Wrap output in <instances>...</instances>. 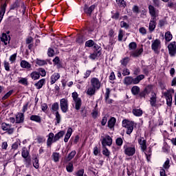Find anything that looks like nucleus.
Segmentation results:
<instances>
[{
    "mask_svg": "<svg viewBox=\"0 0 176 176\" xmlns=\"http://www.w3.org/2000/svg\"><path fill=\"white\" fill-rule=\"evenodd\" d=\"M144 78L145 76L143 74L139 75L135 78L131 76H126L124 78L123 83L126 86H130V85H138V83Z\"/></svg>",
    "mask_w": 176,
    "mask_h": 176,
    "instance_id": "1",
    "label": "nucleus"
},
{
    "mask_svg": "<svg viewBox=\"0 0 176 176\" xmlns=\"http://www.w3.org/2000/svg\"><path fill=\"white\" fill-rule=\"evenodd\" d=\"M122 127L126 129V134L130 135L134 130V123L127 120H122Z\"/></svg>",
    "mask_w": 176,
    "mask_h": 176,
    "instance_id": "2",
    "label": "nucleus"
},
{
    "mask_svg": "<svg viewBox=\"0 0 176 176\" xmlns=\"http://www.w3.org/2000/svg\"><path fill=\"white\" fill-rule=\"evenodd\" d=\"M124 153L126 155V156H134V155H135V146L124 144Z\"/></svg>",
    "mask_w": 176,
    "mask_h": 176,
    "instance_id": "3",
    "label": "nucleus"
},
{
    "mask_svg": "<svg viewBox=\"0 0 176 176\" xmlns=\"http://www.w3.org/2000/svg\"><path fill=\"white\" fill-rule=\"evenodd\" d=\"M72 97L74 101L75 109H76V111H79V109H80V107H82V100L79 98L77 92H73Z\"/></svg>",
    "mask_w": 176,
    "mask_h": 176,
    "instance_id": "4",
    "label": "nucleus"
},
{
    "mask_svg": "<svg viewBox=\"0 0 176 176\" xmlns=\"http://www.w3.org/2000/svg\"><path fill=\"white\" fill-rule=\"evenodd\" d=\"M168 54L170 57H175L176 41H172L168 45Z\"/></svg>",
    "mask_w": 176,
    "mask_h": 176,
    "instance_id": "5",
    "label": "nucleus"
},
{
    "mask_svg": "<svg viewBox=\"0 0 176 176\" xmlns=\"http://www.w3.org/2000/svg\"><path fill=\"white\" fill-rule=\"evenodd\" d=\"M60 107L63 113H67L69 109L68 99L62 98L60 100Z\"/></svg>",
    "mask_w": 176,
    "mask_h": 176,
    "instance_id": "6",
    "label": "nucleus"
},
{
    "mask_svg": "<svg viewBox=\"0 0 176 176\" xmlns=\"http://www.w3.org/2000/svg\"><path fill=\"white\" fill-rule=\"evenodd\" d=\"M162 42L159 39H155V41H152L151 44V49L155 52V53H157L159 50H160L162 47Z\"/></svg>",
    "mask_w": 176,
    "mask_h": 176,
    "instance_id": "7",
    "label": "nucleus"
},
{
    "mask_svg": "<svg viewBox=\"0 0 176 176\" xmlns=\"http://www.w3.org/2000/svg\"><path fill=\"white\" fill-rule=\"evenodd\" d=\"M1 129L3 131H7L8 134H13L14 133V129L12 127V124L6 122L1 124Z\"/></svg>",
    "mask_w": 176,
    "mask_h": 176,
    "instance_id": "8",
    "label": "nucleus"
},
{
    "mask_svg": "<svg viewBox=\"0 0 176 176\" xmlns=\"http://www.w3.org/2000/svg\"><path fill=\"white\" fill-rule=\"evenodd\" d=\"M97 8V4H93L91 6L89 7L87 4H85L84 6V12L87 15V16H91V13L94 11V9Z\"/></svg>",
    "mask_w": 176,
    "mask_h": 176,
    "instance_id": "9",
    "label": "nucleus"
},
{
    "mask_svg": "<svg viewBox=\"0 0 176 176\" xmlns=\"http://www.w3.org/2000/svg\"><path fill=\"white\" fill-rule=\"evenodd\" d=\"M91 86L96 89L97 90H99L100 87H101V81H100V79L96 77H93L91 78L90 80Z\"/></svg>",
    "mask_w": 176,
    "mask_h": 176,
    "instance_id": "10",
    "label": "nucleus"
},
{
    "mask_svg": "<svg viewBox=\"0 0 176 176\" xmlns=\"http://www.w3.org/2000/svg\"><path fill=\"white\" fill-rule=\"evenodd\" d=\"M102 146H111L112 145V138L109 135H105L102 140Z\"/></svg>",
    "mask_w": 176,
    "mask_h": 176,
    "instance_id": "11",
    "label": "nucleus"
},
{
    "mask_svg": "<svg viewBox=\"0 0 176 176\" xmlns=\"http://www.w3.org/2000/svg\"><path fill=\"white\" fill-rule=\"evenodd\" d=\"M148 12L150 13V16H151V19H156L157 16H159V12L156 10V8L152 5L148 6Z\"/></svg>",
    "mask_w": 176,
    "mask_h": 176,
    "instance_id": "12",
    "label": "nucleus"
},
{
    "mask_svg": "<svg viewBox=\"0 0 176 176\" xmlns=\"http://www.w3.org/2000/svg\"><path fill=\"white\" fill-rule=\"evenodd\" d=\"M1 42L7 46L10 43V36L7 34L6 33H3L1 36L0 37Z\"/></svg>",
    "mask_w": 176,
    "mask_h": 176,
    "instance_id": "13",
    "label": "nucleus"
},
{
    "mask_svg": "<svg viewBox=\"0 0 176 176\" xmlns=\"http://www.w3.org/2000/svg\"><path fill=\"white\" fill-rule=\"evenodd\" d=\"M138 144L140 145V148L142 152L146 151V140L144 138H140L138 140Z\"/></svg>",
    "mask_w": 176,
    "mask_h": 176,
    "instance_id": "14",
    "label": "nucleus"
},
{
    "mask_svg": "<svg viewBox=\"0 0 176 176\" xmlns=\"http://www.w3.org/2000/svg\"><path fill=\"white\" fill-rule=\"evenodd\" d=\"M142 52H144V50L142 48L135 50L133 51H130L129 54L131 57H140L141 54H142Z\"/></svg>",
    "mask_w": 176,
    "mask_h": 176,
    "instance_id": "15",
    "label": "nucleus"
},
{
    "mask_svg": "<svg viewBox=\"0 0 176 176\" xmlns=\"http://www.w3.org/2000/svg\"><path fill=\"white\" fill-rule=\"evenodd\" d=\"M156 18H151L150 20V23L148 25V30L150 32H153L155 31V28H156Z\"/></svg>",
    "mask_w": 176,
    "mask_h": 176,
    "instance_id": "16",
    "label": "nucleus"
},
{
    "mask_svg": "<svg viewBox=\"0 0 176 176\" xmlns=\"http://www.w3.org/2000/svg\"><path fill=\"white\" fill-rule=\"evenodd\" d=\"M47 137V146L50 148L52 146V144H53V142H54V133H50Z\"/></svg>",
    "mask_w": 176,
    "mask_h": 176,
    "instance_id": "17",
    "label": "nucleus"
},
{
    "mask_svg": "<svg viewBox=\"0 0 176 176\" xmlns=\"http://www.w3.org/2000/svg\"><path fill=\"white\" fill-rule=\"evenodd\" d=\"M157 102V96L155 92L151 93V97L150 98V104L151 107H156Z\"/></svg>",
    "mask_w": 176,
    "mask_h": 176,
    "instance_id": "18",
    "label": "nucleus"
},
{
    "mask_svg": "<svg viewBox=\"0 0 176 176\" xmlns=\"http://www.w3.org/2000/svg\"><path fill=\"white\" fill-rule=\"evenodd\" d=\"M8 6V3H4L1 6V10H0V23L3 19V16H5V13L6 12V7Z\"/></svg>",
    "mask_w": 176,
    "mask_h": 176,
    "instance_id": "19",
    "label": "nucleus"
},
{
    "mask_svg": "<svg viewBox=\"0 0 176 176\" xmlns=\"http://www.w3.org/2000/svg\"><path fill=\"white\" fill-rule=\"evenodd\" d=\"M109 94H111V89H109V88H107L104 94V100L107 104H112V102H113V100L109 99Z\"/></svg>",
    "mask_w": 176,
    "mask_h": 176,
    "instance_id": "20",
    "label": "nucleus"
},
{
    "mask_svg": "<svg viewBox=\"0 0 176 176\" xmlns=\"http://www.w3.org/2000/svg\"><path fill=\"white\" fill-rule=\"evenodd\" d=\"M50 79H51V81H50L51 85H54V83H56V82L60 79V74L54 73L51 76Z\"/></svg>",
    "mask_w": 176,
    "mask_h": 176,
    "instance_id": "21",
    "label": "nucleus"
},
{
    "mask_svg": "<svg viewBox=\"0 0 176 176\" xmlns=\"http://www.w3.org/2000/svg\"><path fill=\"white\" fill-rule=\"evenodd\" d=\"M24 122V113H18L16 116V123Z\"/></svg>",
    "mask_w": 176,
    "mask_h": 176,
    "instance_id": "22",
    "label": "nucleus"
},
{
    "mask_svg": "<svg viewBox=\"0 0 176 176\" xmlns=\"http://www.w3.org/2000/svg\"><path fill=\"white\" fill-rule=\"evenodd\" d=\"M64 134H65V132L64 131H60L58 133H56L55 135H54V142H57L60 138H62V137H64Z\"/></svg>",
    "mask_w": 176,
    "mask_h": 176,
    "instance_id": "23",
    "label": "nucleus"
},
{
    "mask_svg": "<svg viewBox=\"0 0 176 176\" xmlns=\"http://www.w3.org/2000/svg\"><path fill=\"white\" fill-rule=\"evenodd\" d=\"M58 109H60V106L58 104V102H54V104H52L51 107V112L53 114L57 113V112H58Z\"/></svg>",
    "mask_w": 176,
    "mask_h": 176,
    "instance_id": "24",
    "label": "nucleus"
},
{
    "mask_svg": "<svg viewBox=\"0 0 176 176\" xmlns=\"http://www.w3.org/2000/svg\"><path fill=\"white\" fill-rule=\"evenodd\" d=\"M96 89L94 87H92L91 85L88 87L87 89V96H94L96 94Z\"/></svg>",
    "mask_w": 176,
    "mask_h": 176,
    "instance_id": "25",
    "label": "nucleus"
},
{
    "mask_svg": "<svg viewBox=\"0 0 176 176\" xmlns=\"http://www.w3.org/2000/svg\"><path fill=\"white\" fill-rule=\"evenodd\" d=\"M164 38L166 42H171L173 41V34H171V32L168 31L165 32Z\"/></svg>",
    "mask_w": 176,
    "mask_h": 176,
    "instance_id": "26",
    "label": "nucleus"
},
{
    "mask_svg": "<svg viewBox=\"0 0 176 176\" xmlns=\"http://www.w3.org/2000/svg\"><path fill=\"white\" fill-rule=\"evenodd\" d=\"M30 120L32 122H36V123H41L42 122V118L39 116L32 115L30 118Z\"/></svg>",
    "mask_w": 176,
    "mask_h": 176,
    "instance_id": "27",
    "label": "nucleus"
},
{
    "mask_svg": "<svg viewBox=\"0 0 176 176\" xmlns=\"http://www.w3.org/2000/svg\"><path fill=\"white\" fill-rule=\"evenodd\" d=\"M132 113L134 116L140 118V116H142L143 111L141 109H133L132 110Z\"/></svg>",
    "mask_w": 176,
    "mask_h": 176,
    "instance_id": "28",
    "label": "nucleus"
},
{
    "mask_svg": "<svg viewBox=\"0 0 176 176\" xmlns=\"http://www.w3.org/2000/svg\"><path fill=\"white\" fill-rule=\"evenodd\" d=\"M71 135H72V128H69L66 135H65L64 142H68V140L71 138Z\"/></svg>",
    "mask_w": 176,
    "mask_h": 176,
    "instance_id": "29",
    "label": "nucleus"
},
{
    "mask_svg": "<svg viewBox=\"0 0 176 176\" xmlns=\"http://www.w3.org/2000/svg\"><path fill=\"white\" fill-rule=\"evenodd\" d=\"M140 87L138 86H133L131 89V91L132 93V94L133 96H138V94H140Z\"/></svg>",
    "mask_w": 176,
    "mask_h": 176,
    "instance_id": "30",
    "label": "nucleus"
},
{
    "mask_svg": "<svg viewBox=\"0 0 176 176\" xmlns=\"http://www.w3.org/2000/svg\"><path fill=\"white\" fill-rule=\"evenodd\" d=\"M120 63L123 67H127V64L130 63V58L127 56L124 57L120 60Z\"/></svg>",
    "mask_w": 176,
    "mask_h": 176,
    "instance_id": "31",
    "label": "nucleus"
},
{
    "mask_svg": "<svg viewBox=\"0 0 176 176\" xmlns=\"http://www.w3.org/2000/svg\"><path fill=\"white\" fill-rule=\"evenodd\" d=\"M21 68H25L26 69H30V68H31V64L27 62V60H21Z\"/></svg>",
    "mask_w": 176,
    "mask_h": 176,
    "instance_id": "32",
    "label": "nucleus"
},
{
    "mask_svg": "<svg viewBox=\"0 0 176 176\" xmlns=\"http://www.w3.org/2000/svg\"><path fill=\"white\" fill-rule=\"evenodd\" d=\"M116 123V118L112 117L109 121H108V126L109 129H113L115 127V124Z\"/></svg>",
    "mask_w": 176,
    "mask_h": 176,
    "instance_id": "33",
    "label": "nucleus"
},
{
    "mask_svg": "<svg viewBox=\"0 0 176 176\" xmlns=\"http://www.w3.org/2000/svg\"><path fill=\"white\" fill-rule=\"evenodd\" d=\"M54 115H55V124H60V123H61V115H60L59 112H56L55 113H54Z\"/></svg>",
    "mask_w": 176,
    "mask_h": 176,
    "instance_id": "34",
    "label": "nucleus"
},
{
    "mask_svg": "<svg viewBox=\"0 0 176 176\" xmlns=\"http://www.w3.org/2000/svg\"><path fill=\"white\" fill-rule=\"evenodd\" d=\"M148 89L149 87H147L144 89L143 91L139 94V96L140 97V98H145V96H146V94H149Z\"/></svg>",
    "mask_w": 176,
    "mask_h": 176,
    "instance_id": "35",
    "label": "nucleus"
},
{
    "mask_svg": "<svg viewBox=\"0 0 176 176\" xmlns=\"http://www.w3.org/2000/svg\"><path fill=\"white\" fill-rule=\"evenodd\" d=\"M13 93H14V91L13 89L10 90L2 97L1 100L3 101H5V100H8V98H9V97H10V96H12Z\"/></svg>",
    "mask_w": 176,
    "mask_h": 176,
    "instance_id": "36",
    "label": "nucleus"
},
{
    "mask_svg": "<svg viewBox=\"0 0 176 176\" xmlns=\"http://www.w3.org/2000/svg\"><path fill=\"white\" fill-rule=\"evenodd\" d=\"M43 85H45V79L43 78L38 81V82H36L34 85L36 87V89H42Z\"/></svg>",
    "mask_w": 176,
    "mask_h": 176,
    "instance_id": "37",
    "label": "nucleus"
},
{
    "mask_svg": "<svg viewBox=\"0 0 176 176\" xmlns=\"http://www.w3.org/2000/svg\"><path fill=\"white\" fill-rule=\"evenodd\" d=\"M30 76L32 79H33V80H37V79H39V78H41L39 73L36 72H32Z\"/></svg>",
    "mask_w": 176,
    "mask_h": 176,
    "instance_id": "38",
    "label": "nucleus"
},
{
    "mask_svg": "<svg viewBox=\"0 0 176 176\" xmlns=\"http://www.w3.org/2000/svg\"><path fill=\"white\" fill-rule=\"evenodd\" d=\"M75 155H76V151H72L67 157L66 160L67 162H71L73 157H75Z\"/></svg>",
    "mask_w": 176,
    "mask_h": 176,
    "instance_id": "39",
    "label": "nucleus"
},
{
    "mask_svg": "<svg viewBox=\"0 0 176 176\" xmlns=\"http://www.w3.org/2000/svg\"><path fill=\"white\" fill-rule=\"evenodd\" d=\"M66 170L67 173H72L74 171V164L72 162L68 163L66 166Z\"/></svg>",
    "mask_w": 176,
    "mask_h": 176,
    "instance_id": "40",
    "label": "nucleus"
},
{
    "mask_svg": "<svg viewBox=\"0 0 176 176\" xmlns=\"http://www.w3.org/2000/svg\"><path fill=\"white\" fill-rule=\"evenodd\" d=\"M28 155H30L28 150L25 148H23L21 152L22 157H23V159H27V157H28Z\"/></svg>",
    "mask_w": 176,
    "mask_h": 176,
    "instance_id": "41",
    "label": "nucleus"
},
{
    "mask_svg": "<svg viewBox=\"0 0 176 176\" xmlns=\"http://www.w3.org/2000/svg\"><path fill=\"white\" fill-rule=\"evenodd\" d=\"M98 56H100V52L95 51L94 53L91 54V55L89 56V58H91V60H96V58H97Z\"/></svg>",
    "mask_w": 176,
    "mask_h": 176,
    "instance_id": "42",
    "label": "nucleus"
},
{
    "mask_svg": "<svg viewBox=\"0 0 176 176\" xmlns=\"http://www.w3.org/2000/svg\"><path fill=\"white\" fill-rule=\"evenodd\" d=\"M18 83L21 85H23L24 86H28V80L25 78H21L19 81Z\"/></svg>",
    "mask_w": 176,
    "mask_h": 176,
    "instance_id": "43",
    "label": "nucleus"
},
{
    "mask_svg": "<svg viewBox=\"0 0 176 176\" xmlns=\"http://www.w3.org/2000/svg\"><path fill=\"white\" fill-rule=\"evenodd\" d=\"M129 49L131 52L137 49V43H135V42L130 43L129 45Z\"/></svg>",
    "mask_w": 176,
    "mask_h": 176,
    "instance_id": "44",
    "label": "nucleus"
},
{
    "mask_svg": "<svg viewBox=\"0 0 176 176\" xmlns=\"http://www.w3.org/2000/svg\"><path fill=\"white\" fill-rule=\"evenodd\" d=\"M162 94L165 97L166 100H167V98H171V97H173V95L171 94V91L170 90H167L166 91L163 92Z\"/></svg>",
    "mask_w": 176,
    "mask_h": 176,
    "instance_id": "45",
    "label": "nucleus"
},
{
    "mask_svg": "<svg viewBox=\"0 0 176 176\" xmlns=\"http://www.w3.org/2000/svg\"><path fill=\"white\" fill-rule=\"evenodd\" d=\"M170 159L167 158L165 162L163 164L164 170H168L170 168Z\"/></svg>",
    "mask_w": 176,
    "mask_h": 176,
    "instance_id": "46",
    "label": "nucleus"
},
{
    "mask_svg": "<svg viewBox=\"0 0 176 176\" xmlns=\"http://www.w3.org/2000/svg\"><path fill=\"white\" fill-rule=\"evenodd\" d=\"M52 157L54 159V162H57L60 160V153H54L52 154Z\"/></svg>",
    "mask_w": 176,
    "mask_h": 176,
    "instance_id": "47",
    "label": "nucleus"
},
{
    "mask_svg": "<svg viewBox=\"0 0 176 176\" xmlns=\"http://www.w3.org/2000/svg\"><path fill=\"white\" fill-rule=\"evenodd\" d=\"M36 64L37 65H40V67H42L43 65H46L47 64V62H46V60H45L37 59Z\"/></svg>",
    "mask_w": 176,
    "mask_h": 176,
    "instance_id": "48",
    "label": "nucleus"
},
{
    "mask_svg": "<svg viewBox=\"0 0 176 176\" xmlns=\"http://www.w3.org/2000/svg\"><path fill=\"white\" fill-rule=\"evenodd\" d=\"M94 41L93 40H89L85 42V46L87 47H93V46H94Z\"/></svg>",
    "mask_w": 176,
    "mask_h": 176,
    "instance_id": "49",
    "label": "nucleus"
},
{
    "mask_svg": "<svg viewBox=\"0 0 176 176\" xmlns=\"http://www.w3.org/2000/svg\"><path fill=\"white\" fill-rule=\"evenodd\" d=\"M124 35V32L123 30H120L118 32V41L119 42H122L123 41V36Z\"/></svg>",
    "mask_w": 176,
    "mask_h": 176,
    "instance_id": "50",
    "label": "nucleus"
},
{
    "mask_svg": "<svg viewBox=\"0 0 176 176\" xmlns=\"http://www.w3.org/2000/svg\"><path fill=\"white\" fill-rule=\"evenodd\" d=\"M20 5L19 4V1H16L12 5L10 6V10H14V9H17Z\"/></svg>",
    "mask_w": 176,
    "mask_h": 176,
    "instance_id": "51",
    "label": "nucleus"
},
{
    "mask_svg": "<svg viewBox=\"0 0 176 176\" xmlns=\"http://www.w3.org/2000/svg\"><path fill=\"white\" fill-rule=\"evenodd\" d=\"M166 6H167V8H169L170 9H173V8H175L176 3H174L172 1H168Z\"/></svg>",
    "mask_w": 176,
    "mask_h": 176,
    "instance_id": "52",
    "label": "nucleus"
},
{
    "mask_svg": "<svg viewBox=\"0 0 176 176\" xmlns=\"http://www.w3.org/2000/svg\"><path fill=\"white\" fill-rule=\"evenodd\" d=\"M116 144L118 146H122V145H123V139H122V138H118L116 140Z\"/></svg>",
    "mask_w": 176,
    "mask_h": 176,
    "instance_id": "53",
    "label": "nucleus"
},
{
    "mask_svg": "<svg viewBox=\"0 0 176 176\" xmlns=\"http://www.w3.org/2000/svg\"><path fill=\"white\" fill-rule=\"evenodd\" d=\"M120 27L121 28H125V30H129V24L125 21H122L120 22Z\"/></svg>",
    "mask_w": 176,
    "mask_h": 176,
    "instance_id": "54",
    "label": "nucleus"
},
{
    "mask_svg": "<svg viewBox=\"0 0 176 176\" xmlns=\"http://www.w3.org/2000/svg\"><path fill=\"white\" fill-rule=\"evenodd\" d=\"M3 65L6 71H8V72L10 71V65L8 63V61L4 60Z\"/></svg>",
    "mask_w": 176,
    "mask_h": 176,
    "instance_id": "55",
    "label": "nucleus"
},
{
    "mask_svg": "<svg viewBox=\"0 0 176 176\" xmlns=\"http://www.w3.org/2000/svg\"><path fill=\"white\" fill-rule=\"evenodd\" d=\"M33 166L35 168H39V160L37 157L34 159L33 162Z\"/></svg>",
    "mask_w": 176,
    "mask_h": 176,
    "instance_id": "56",
    "label": "nucleus"
},
{
    "mask_svg": "<svg viewBox=\"0 0 176 176\" xmlns=\"http://www.w3.org/2000/svg\"><path fill=\"white\" fill-rule=\"evenodd\" d=\"M38 74L41 76H46V70L43 68L38 69Z\"/></svg>",
    "mask_w": 176,
    "mask_h": 176,
    "instance_id": "57",
    "label": "nucleus"
},
{
    "mask_svg": "<svg viewBox=\"0 0 176 176\" xmlns=\"http://www.w3.org/2000/svg\"><path fill=\"white\" fill-rule=\"evenodd\" d=\"M122 75H123V76H127L130 75V70L127 68H124L122 70Z\"/></svg>",
    "mask_w": 176,
    "mask_h": 176,
    "instance_id": "58",
    "label": "nucleus"
},
{
    "mask_svg": "<svg viewBox=\"0 0 176 176\" xmlns=\"http://www.w3.org/2000/svg\"><path fill=\"white\" fill-rule=\"evenodd\" d=\"M25 163L26 167H30V166H31V158H29L28 157L25 158Z\"/></svg>",
    "mask_w": 176,
    "mask_h": 176,
    "instance_id": "59",
    "label": "nucleus"
},
{
    "mask_svg": "<svg viewBox=\"0 0 176 176\" xmlns=\"http://www.w3.org/2000/svg\"><path fill=\"white\" fill-rule=\"evenodd\" d=\"M166 100V104L168 107H171L173 105V97L168 98Z\"/></svg>",
    "mask_w": 176,
    "mask_h": 176,
    "instance_id": "60",
    "label": "nucleus"
},
{
    "mask_svg": "<svg viewBox=\"0 0 176 176\" xmlns=\"http://www.w3.org/2000/svg\"><path fill=\"white\" fill-rule=\"evenodd\" d=\"M16 57H17V54L16 53L11 55L10 56V61H11V63H14V61H16Z\"/></svg>",
    "mask_w": 176,
    "mask_h": 176,
    "instance_id": "61",
    "label": "nucleus"
},
{
    "mask_svg": "<svg viewBox=\"0 0 176 176\" xmlns=\"http://www.w3.org/2000/svg\"><path fill=\"white\" fill-rule=\"evenodd\" d=\"M47 54H48L49 57H53V56H54V50H53L52 48H49Z\"/></svg>",
    "mask_w": 176,
    "mask_h": 176,
    "instance_id": "62",
    "label": "nucleus"
},
{
    "mask_svg": "<svg viewBox=\"0 0 176 176\" xmlns=\"http://www.w3.org/2000/svg\"><path fill=\"white\" fill-rule=\"evenodd\" d=\"M102 154L104 155V156H107V157H109V155H110L109 150H108V148H105L102 151Z\"/></svg>",
    "mask_w": 176,
    "mask_h": 176,
    "instance_id": "63",
    "label": "nucleus"
},
{
    "mask_svg": "<svg viewBox=\"0 0 176 176\" xmlns=\"http://www.w3.org/2000/svg\"><path fill=\"white\" fill-rule=\"evenodd\" d=\"M83 174H85V170L84 169H80L76 173V176H83Z\"/></svg>",
    "mask_w": 176,
    "mask_h": 176,
    "instance_id": "64",
    "label": "nucleus"
}]
</instances>
